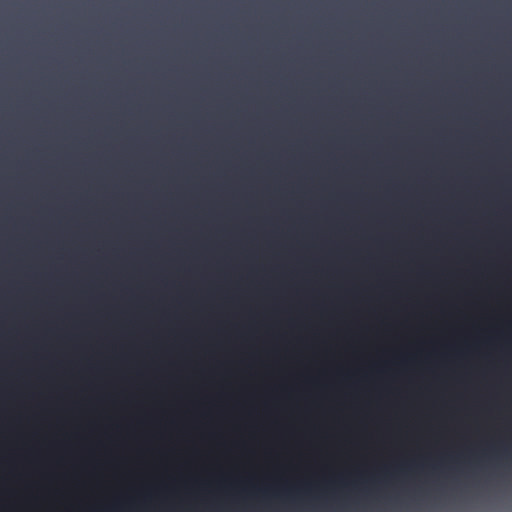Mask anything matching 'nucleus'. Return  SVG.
<instances>
[{
	"label": "nucleus",
	"mask_w": 512,
	"mask_h": 512,
	"mask_svg": "<svg viewBox=\"0 0 512 512\" xmlns=\"http://www.w3.org/2000/svg\"><path fill=\"white\" fill-rule=\"evenodd\" d=\"M56 232V412L0 416H64V215H57Z\"/></svg>",
	"instance_id": "f257e3e1"
},
{
	"label": "nucleus",
	"mask_w": 512,
	"mask_h": 512,
	"mask_svg": "<svg viewBox=\"0 0 512 512\" xmlns=\"http://www.w3.org/2000/svg\"><path fill=\"white\" fill-rule=\"evenodd\" d=\"M1 420H53L56 428V512H64V418H0Z\"/></svg>",
	"instance_id": "f03ea898"
},
{
	"label": "nucleus",
	"mask_w": 512,
	"mask_h": 512,
	"mask_svg": "<svg viewBox=\"0 0 512 512\" xmlns=\"http://www.w3.org/2000/svg\"><path fill=\"white\" fill-rule=\"evenodd\" d=\"M76 418L66 417V512H70L71 428ZM77 420H268V418H77Z\"/></svg>",
	"instance_id": "7ed1b4c3"
},
{
	"label": "nucleus",
	"mask_w": 512,
	"mask_h": 512,
	"mask_svg": "<svg viewBox=\"0 0 512 512\" xmlns=\"http://www.w3.org/2000/svg\"><path fill=\"white\" fill-rule=\"evenodd\" d=\"M66 416H268V414H74L66 384Z\"/></svg>",
	"instance_id": "20e7f679"
},
{
	"label": "nucleus",
	"mask_w": 512,
	"mask_h": 512,
	"mask_svg": "<svg viewBox=\"0 0 512 512\" xmlns=\"http://www.w3.org/2000/svg\"><path fill=\"white\" fill-rule=\"evenodd\" d=\"M103 445L104 443L101 438L91 435L84 438L83 447L86 452V470H88L90 466H94L95 468L100 469L101 461L99 457V450L103 447Z\"/></svg>",
	"instance_id": "39448f33"
},
{
	"label": "nucleus",
	"mask_w": 512,
	"mask_h": 512,
	"mask_svg": "<svg viewBox=\"0 0 512 512\" xmlns=\"http://www.w3.org/2000/svg\"><path fill=\"white\" fill-rule=\"evenodd\" d=\"M35 388H36V383H34L33 381H30L28 379L23 381L21 384V389L26 392H32L35 390Z\"/></svg>",
	"instance_id": "423d86ee"
},
{
	"label": "nucleus",
	"mask_w": 512,
	"mask_h": 512,
	"mask_svg": "<svg viewBox=\"0 0 512 512\" xmlns=\"http://www.w3.org/2000/svg\"><path fill=\"white\" fill-rule=\"evenodd\" d=\"M26 375H27L28 377H34V378H37L36 373H35L34 371H32V370L27 371Z\"/></svg>",
	"instance_id": "0eeeda50"
},
{
	"label": "nucleus",
	"mask_w": 512,
	"mask_h": 512,
	"mask_svg": "<svg viewBox=\"0 0 512 512\" xmlns=\"http://www.w3.org/2000/svg\"><path fill=\"white\" fill-rule=\"evenodd\" d=\"M65 123H66V124L68 123V120H67V119L65 120Z\"/></svg>",
	"instance_id": "6e6552de"
}]
</instances>
